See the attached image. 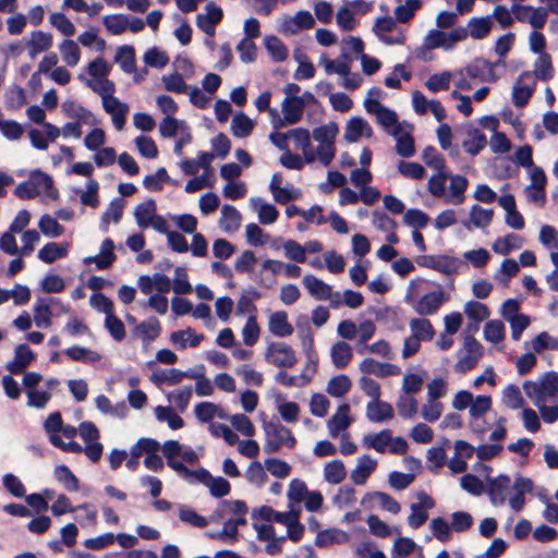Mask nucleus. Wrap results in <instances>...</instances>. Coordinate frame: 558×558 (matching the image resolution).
<instances>
[{"mask_svg": "<svg viewBox=\"0 0 558 558\" xmlns=\"http://www.w3.org/2000/svg\"><path fill=\"white\" fill-rule=\"evenodd\" d=\"M533 490V482L530 478L517 477L511 483L510 477L500 475L489 482L488 494L494 506L504 505L508 499L512 510L519 512L525 504V494Z\"/></svg>", "mask_w": 558, "mask_h": 558, "instance_id": "1", "label": "nucleus"}, {"mask_svg": "<svg viewBox=\"0 0 558 558\" xmlns=\"http://www.w3.org/2000/svg\"><path fill=\"white\" fill-rule=\"evenodd\" d=\"M428 281L417 278L409 283L405 301L413 310L422 315H433L447 300L446 293L440 286L428 289Z\"/></svg>", "mask_w": 558, "mask_h": 558, "instance_id": "2", "label": "nucleus"}, {"mask_svg": "<svg viewBox=\"0 0 558 558\" xmlns=\"http://www.w3.org/2000/svg\"><path fill=\"white\" fill-rule=\"evenodd\" d=\"M526 397L535 407L558 402V374L548 372L536 380L523 384Z\"/></svg>", "mask_w": 558, "mask_h": 558, "instance_id": "3", "label": "nucleus"}, {"mask_svg": "<svg viewBox=\"0 0 558 558\" xmlns=\"http://www.w3.org/2000/svg\"><path fill=\"white\" fill-rule=\"evenodd\" d=\"M362 446L366 449H373L378 453L404 454L408 450L405 439L393 437L390 429L365 434L362 438Z\"/></svg>", "mask_w": 558, "mask_h": 558, "instance_id": "4", "label": "nucleus"}, {"mask_svg": "<svg viewBox=\"0 0 558 558\" xmlns=\"http://www.w3.org/2000/svg\"><path fill=\"white\" fill-rule=\"evenodd\" d=\"M265 442L263 449L266 453H276L282 447L293 448L296 439L291 430L278 421H269L264 424Z\"/></svg>", "mask_w": 558, "mask_h": 558, "instance_id": "5", "label": "nucleus"}, {"mask_svg": "<svg viewBox=\"0 0 558 558\" xmlns=\"http://www.w3.org/2000/svg\"><path fill=\"white\" fill-rule=\"evenodd\" d=\"M134 218L141 229L153 228L158 232H167V220L157 214L156 202L151 198L138 204L134 209Z\"/></svg>", "mask_w": 558, "mask_h": 558, "instance_id": "6", "label": "nucleus"}, {"mask_svg": "<svg viewBox=\"0 0 558 558\" xmlns=\"http://www.w3.org/2000/svg\"><path fill=\"white\" fill-rule=\"evenodd\" d=\"M468 38V29L465 27L453 28L450 32H442L439 29H432L424 38V46L426 49L442 48L449 50L454 47L459 41Z\"/></svg>", "mask_w": 558, "mask_h": 558, "instance_id": "7", "label": "nucleus"}, {"mask_svg": "<svg viewBox=\"0 0 558 558\" xmlns=\"http://www.w3.org/2000/svg\"><path fill=\"white\" fill-rule=\"evenodd\" d=\"M265 360L267 363L279 368H291L298 362L293 348L282 341H275L268 344L265 351Z\"/></svg>", "mask_w": 558, "mask_h": 558, "instance_id": "8", "label": "nucleus"}, {"mask_svg": "<svg viewBox=\"0 0 558 558\" xmlns=\"http://www.w3.org/2000/svg\"><path fill=\"white\" fill-rule=\"evenodd\" d=\"M454 364L457 373L464 374L471 371L483 355L482 344L472 336H468L463 342V350Z\"/></svg>", "mask_w": 558, "mask_h": 558, "instance_id": "9", "label": "nucleus"}, {"mask_svg": "<svg viewBox=\"0 0 558 558\" xmlns=\"http://www.w3.org/2000/svg\"><path fill=\"white\" fill-rule=\"evenodd\" d=\"M536 80L531 71L521 73L512 87L513 105L518 108L526 106L536 88Z\"/></svg>", "mask_w": 558, "mask_h": 558, "instance_id": "10", "label": "nucleus"}, {"mask_svg": "<svg viewBox=\"0 0 558 558\" xmlns=\"http://www.w3.org/2000/svg\"><path fill=\"white\" fill-rule=\"evenodd\" d=\"M364 108L367 113L376 117L377 122L387 130H396L398 126H402V124L398 123L397 113L393 110L383 106L375 98H365Z\"/></svg>", "mask_w": 558, "mask_h": 558, "instance_id": "11", "label": "nucleus"}, {"mask_svg": "<svg viewBox=\"0 0 558 558\" xmlns=\"http://www.w3.org/2000/svg\"><path fill=\"white\" fill-rule=\"evenodd\" d=\"M417 502H414L410 507V514L408 517V524L412 529H418L428 519V510L435 507L434 499L425 492H420L416 495Z\"/></svg>", "mask_w": 558, "mask_h": 558, "instance_id": "12", "label": "nucleus"}, {"mask_svg": "<svg viewBox=\"0 0 558 558\" xmlns=\"http://www.w3.org/2000/svg\"><path fill=\"white\" fill-rule=\"evenodd\" d=\"M315 25V19L308 11H299L294 16H286L280 31L286 36L296 35L303 29H311Z\"/></svg>", "mask_w": 558, "mask_h": 558, "instance_id": "13", "label": "nucleus"}, {"mask_svg": "<svg viewBox=\"0 0 558 558\" xmlns=\"http://www.w3.org/2000/svg\"><path fill=\"white\" fill-rule=\"evenodd\" d=\"M495 68L496 63H492L483 58H477L463 68V71L470 78L480 80L482 82H495L498 80Z\"/></svg>", "mask_w": 558, "mask_h": 558, "instance_id": "14", "label": "nucleus"}, {"mask_svg": "<svg viewBox=\"0 0 558 558\" xmlns=\"http://www.w3.org/2000/svg\"><path fill=\"white\" fill-rule=\"evenodd\" d=\"M362 504L369 508H379L393 514H398L401 511L400 504L384 492L367 493L363 497Z\"/></svg>", "mask_w": 558, "mask_h": 558, "instance_id": "15", "label": "nucleus"}, {"mask_svg": "<svg viewBox=\"0 0 558 558\" xmlns=\"http://www.w3.org/2000/svg\"><path fill=\"white\" fill-rule=\"evenodd\" d=\"M205 9V14L197 15L196 24L206 35L213 37L216 32L215 27L222 20L223 13L221 8L214 2H208Z\"/></svg>", "mask_w": 558, "mask_h": 558, "instance_id": "16", "label": "nucleus"}, {"mask_svg": "<svg viewBox=\"0 0 558 558\" xmlns=\"http://www.w3.org/2000/svg\"><path fill=\"white\" fill-rule=\"evenodd\" d=\"M105 112L110 116L112 124L117 131H122L126 123V117L130 107L126 102L121 101L118 97L109 99L101 104Z\"/></svg>", "mask_w": 558, "mask_h": 558, "instance_id": "17", "label": "nucleus"}, {"mask_svg": "<svg viewBox=\"0 0 558 558\" xmlns=\"http://www.w3.org/2000/svg\"><path fill=\"white\" fill-rule=\"evenodd\" d=\"M373 130L369 123L361 117H352L347 122L343 138L348 143H356L361 137L369 138Z\"/></svg>", "mask_w": 558, "mask_h": 558, "instance_id": "18", "label": "nucleus"}, {"mask_svg": "<svg viewBox=\"0 0 558 558\" xmlns=\"http://www.w3.org/2000/svg\"><path fill=\"white\" fill-rule=\"evenodd\" d=\"M463 133L465 137L462 141V147L471 156H476L487 145L485 134L473 125H465Z\"/></svg>", "mask_w": 558, "mask_h": 558, "instance_id": "19", "label": "nucleus"}, {"mask_svg": "<svg viewBox=\"0 0 558 558\" xmlns=\"http://www.w3.org/2000/svg\"><path fill=\"white\" fill-rule=\"evenodd\" d=\"M282 120H278V125H292L300 122L303 118L304 107L299 98H284L281 104Z\"/></svg>", "mask_w": 558, "mask_h": 558, "instance_id": "20", "label": "nucleus"}, {"mask_svg": "<svg viewBox=\"0 0 558 558\" xmlns=\"http://www.w3.org/2000/svg\"><path fill=\"white\" fill-rule=\"evenodd\" d=\"M359 369L363 374H372L378 377L399 375L401 372L400 367L397 365L390 363H381L372 357L364 359L360 363Z\"/></svg>", "mask_w": 558, "mask_h": 558, "instance_id": "21", "label": "nucleus"}, {"mask_svg": "<svg viewBox=\"0 0 558 558\" xmlns=\"http://www.w3.org/2000/svg\"><path fill=\"white\" fill-rule=\"evenodd\" d=\"M36 354L25 343L16 345L14 359L7 363L5 368L12 374H20L35 360Z\"/></svg>", "mask_w": 558, "mask_h": 558, "instance_id": "22", "label": "nucleus"}, {"mask_svg": "<svg viewBox=\"0 0 558 558\" xmlns=\"http://www.w3.org/2000/svg\"><path fill=\"white\" fill-rule=\"evenodd\" d=\"M53 37L50 33L34 31L26 40L28 56L35 59L39 53L48 51L52 47Z\"/></svg>", "mask_w": 558, "mask_h": 558, "instance_id": "23", "label": "nucleus"}, {"mask_svg": "<svg viewBox=\"0 0 558 558\" xmlns=\"http://www.w3.org/2000/svg\"><path fill=\"white\" fill-rule=\"evenodd\" d=\"M389 134L393 136L397 142L396 151L399 156L409 158L415 154L414 138L411 132L403 125L389 131Z\"/></svg>", "mask_w": 558, "mask_h": 558, "instance_id": "24", "label": "nucleus"}, {"mask_svg": "<svg viewBox=\"0 0 558 558\" xmlns=\"http://www.w3.org/2000/svg\"><path fill=\"white\" fill-rule=\"evenodd\" d=\"M289 136L294 142L295 149L301 150L306 163H313V145L310 131L295 128L289 131Z\"/></svg>", "mask_w": 558, "mask_h": 558, "instance_id": "25", "label": "nucleus"}, {"mask_svg": "<svg viewBox=\"0 0 558 558\" xmlns=\"http://www.w3.org/2000/svg\"><path fill=\"white\" fill-rule=\"evenodd\" d=\"M184 377L187 378H197L194 373L182 372L178 368L170 369H157L154 371L150 375V381L156 386H161L163 384L173 386L179 384Z\"/></svg>", "mask_w": 558, "mask_h": 558, "instance_id": "26", "label": "nucleus"}, {"mask_svg": "<svg viewBox=\"0 0 558 558\" xmlns=\"http://www.w3.org/2000/svg\"><path fill=\"white\" fill-rule=\"evenodd\" d=\"M52 304H59V299H39L34 306V322L39 328L51 326Z\"/></svg>", "mask_w": 558, "mask_h": 558, "instance_id": "27", "label": "nucleus"}, {"mask_svg": "<svg viewBox=\"0 0 558 558\" xmlns=\"http://www.w3.org/2000/svg\"><path fill=\"white\" fill-rule=\"evenodd\" d=\"M350 407L348 403L341 404L337 412L328 420L327 427L329 435L333 438L338 437L341 432L345 430L352 423L349 416Z\"/></svg>", "mask_w": 558, "mask_h": 558, "instance_id": "28", "label": "nucleus"}, {"mask_svg": "<svg viewBox=\"0 0 558 558\" xmlns=\"http://www.w3.org/2000/svg\"><path fill=\"white\" fill-rule=\"evenodd\" d=\"M376 468L377 460L368 454H363L357 459L355 468L351 471V480L356 485H364Z\"/></svg>", "mask_w": 558, "mask_h": 558, "instance_id": "29", "label": "nucleus"}, {"mask_svg": "<svg viewBox=\"0 0 558 558\" xmlns=\"http://www.w3.org/2000/svg\"><path fill=\"white\" fill-rule=\"evenodd\" d=\"M62 111L73 121L81 122L86 125L95 126L99 123V120L89 110L73 101L63 102Z\"/></svg>", "mask_w": 558, "mask_h": 558, "instance_id": "30", "label": "nucleus"}, {"mask_svg": "<svg viewBox=\"0 0 558 558\" xmlns=\"http://www.w3.org/2000/svg\"><path fill=\"white\" fill-rule=\"evenodd\" d=\"M395 415L393 408L386 401L372 400L366 405V417L371 422L381 423L391 420Z\"/></svg>", "mask_w": 558, "mask_h": 558, "instance_id": "31", "label": "nucleus"}, {"mask_svg": "<svg viewBox=\"0 0 558 558\" xmlns=\"http://www.w3.org/2000/svg\"><path fill=\"white\" fill-rule=\"evenodd\" d=\"M29 180L33 183L34 190L38 191V195L46 194L52 199L58 198V191L53 187V180L47 173L34 170L31 172Z\"/></svg>", "mask_w": 558, "mask_h": 558, "instance_id": "32", "label": "nucleus"}, {"mask_svg": "<svg viewBox=\"0 0 558 558\" xmlns=\"http://www.w3.org/2000/svg\"><path fill=\"white\" fill-rule=\"evenodd\" d=\"M302 282L308 293L316 300L331 298V286L318 279L314 275H305Z\"/></svg>", "mask_w": 558, "mask_h": 558, "instance_id": "33", "label": "nucleus"}, {"mask_svg": "<svg viewBox=\"0 0 558 558\" xmlns=\"http://www.w3.org/2000/svg\"><path fill=\"white\" fill-rule=\"evenodd\" d=\"M268 329L277 337H288L293 333V326L289 323L288 315L283 311H278L270 315Z\"/></svg>", "mask_w": 558, "mask_h": 558, "instance_id": "34", "label": "nucleus"}, {"mask_svg": "<svg viewBox=\"0 0 558 558\" xmlns=\"http://www.w3.org/2000/svg\"><path fill=\"white\" fill-rule=\"evenodd\" d=\"M450 185L449 193L446 196V202L453 205H460L463 203L465 196L464 192L468 187V180L465 177L456 174L449 177Z\"/></svg>", "mask_w": 558, "mask_h": 558, "instance_id": "35", "label": "nucleus"}, {"mask_svg": "<svg viewBox=\"0 0 558 558\" xmlns=\"http://www.w3.org/2000/svg\"><path fill=\"white\" fill-rule=\"evenodd\" d=\"M68 251L69 243L49 242L38 251L37 257L46 264H51L59 258L65 257Z\"/></svg>", "mask_w": 558, "mask_h": 558, "instance_id": "36", "label": "nucleus"}, {"mask_svg": "<svg viewBox=\"0 0 558 558\" xmlns=\"http://www.w3.org/2000/svg\"><path fill=\"white\" fill-rule=\"evenodd\" d=\"M319 65H322L327 75L338 74L341 77L350 74L351 63L348 60V52L342 53V59L331 60L323 56L319 59Z\"/></svg>", "mask_w": 558, "mask_h": 558, "instance_id": "37", "label": "nucleus"}, {"mask_svg": "<svg viewBox=\"0 0 558 558\" xmlns=\"http://www.w3.org/2000/svg\"><path fill=\"white\" fill-rule=\"evenodd\" d=\"M330 356L337 368H343L353 357L352 347L345 341H337L330 349Z\"/></svg>", "mask_w": 558, "mask_h": 558, "instance_id": "38", "label": "nucleus"}, {"mask_svg": "<svg viewBox=\"0 0 558 558\" xmlns=\"http://www.w3.org/2000/svg\"><path fill=\"white\" fill-rule=\"evenodd\" d=\"M251 204L252 208L257 213L260 223L270 225L278 219L279 211L274 205L264 202L259 197L251 198Z\"/></svg>", "mask_w": 558, "mask_h": 558, "instance_id": "39", "label": "nucleus"}, {"mask_svg": "<svg viewBox=\"0 0 558 558\" xmlns=\"http://www.w3.org/2000/svg\"><path fill=\"white\" fill-rule=\"evenodd\" d=\"M349 541L347 532L339 529H327L317 533L315 545L318 547H328L333 544H343Z\"/></svg>", "mask_w": 558, "mask_h": 558, "instance_id": "40", "label": "nucleus"}, {"mask_svg": "<svg viewBox=\"0 0 558 558\" xmlns=\"http://www.w3.org/2000/svg\"><path fill=\"white\" fill-rule=\"evenodd\" d=\"M59 51L68 66H76L81 61L78 44L72 39H64L59 44Z\"/></svg>", "mask_w": 558, "mask_h": 558, "instance_id": "41", "label": "nucleus"}, {"mask_svg": "<svg viewBox=\"0 0 558 558\" xmlns=\"http://www.w3.org/2000/svg\"><path fill=\"white\" fill-rule=\"evenodd\" d=\"M241 223V215L235 207L223 205L219 227L226 232L236 231Z\"/></svg>", "mask_w": 558, "mask_h": 558, "instance_id": "42", "label": "nucleus"}, {"mask_svg": "<svg viewBox=\"0 0 558 558\" xmlns=\"http://www.w3.org/2000/svg\"><path fill=\"white\" fill-rule=\"evenodd\" d=\"M468 26L470 28V31H468V34L470 33V36L473 39H483L487 37L492 31V16L486 15L481 17H472L469 21Z\"/></svg>", "mask_w": 558, "mask_h": 558, "instance_id": "43", "label": "nucleus"}, {"mask_svg": "<svg viewBox=\"0 0 558 558\" xmlns=\"http://www.w3.org/2000/svg\"><path fill=\"white\" fill-rule=\"evenodd\" d=\"M170 339L179 349H185L187 345L195 348L204 339L203 335H197L193 329L186 328L171 333Z\"/></svg>", "mask_w": 558, "mask_h": 558, "instance_id": "44", "label": "nucleus"}, {"mask_svg": "<svg viewBox=\"0 0 558 558\" xmlns=\"http://www.w3.org/2000/svg\"><path fill=\"white\" fill-rule=\"evenodd\" d=\"M85 84L101 98V104L116 98V84L107 77L94 81H86Z\"/></svg>", "mask_w": 558, "mask_h": 558, "instance_id": "45", "label": "nucleus"}, {"mask_svg": "<svg viewBox=\"0 0 558 558\" xmlns=\"http://www.w3.org/2000/svg\"><path fill=\"white\" fill-rule=\"evenodd\" d=\"M535 80L547 82L554 76V66L551 57L548 53H542L534 62V70L532 72Z\"/></svg>", "mask_w": 558, "mask_h": 558, "instance_id": "46", "label": "nucleus"}, {"mask_svg": "<svg viewBox=\"0 0 558 558\" xmlns=\"http://www.w3.org/2000/svg\"><path fill=\"white\" fill-rule=\"evenodd\" d=\"M195 416L201 422H209L214 417L227 418L225 411L213 402H201L195 407Z\"/></svg>", "mask_w": 558, "mask_h": 558, "instance_id": "47", "label": "nucleus"}, {"mask_svg": "<svg viewBox=\"0 0 558 558\" xmlns=\"http://www.w3.org/2000/svg\"><path fill=\"white\" fill-rule=\"evenodd\" d=\"M255 126V122L243 112H238L231 121V131L235 137H247Z\"/></svg>", "mask_w": 558, "mask_h": 558, "instance_id": "48", "label": "nucleus"}, {"mask_svg": "<svg viewBox=\"0 0 558 558\" xmlns=\"http://www.w3.org/2000/svg\"><path fill=\"white\" fill-rule=\"evenodd\" d=\"M411 336L418 341L432 340L435 331L430 322L426 318H413L410 322Z\"/></svg>", "mask_w": 558, "mask_h": 558, "instance_id": "49", "label": "nucleus"}, {"mask_svg": "<svg viewBox=\"0 0 558 558\" xmlns=\"http://www.w3.org/2000/svg\"><path fill=\"white\" fill-rule=\"evenodd\" d=\"M339 128L336 122H329L313 130L312 136L318 144L336 145Z\"/></svg>", "mask_w": 558, "mask_h": 558, "instance_id": "50", "label": "nucleus"}, {"mask_svg": "<svg viewBox=\"0 0 558 558\" xmlns=\"http://www.w3.org/2000/svg\"><path fill=\"white\" fill-rule=\"evenodd\" d=\"M296 510L298 508L293 505H289V510L284 512L276 511L269 506H263L258 509V515L265 521H274L284 525Z\"/></svg>", "mask_w": 558, "mask_h": 558, "instance_id": "51", "label": "nucleus"}, {"mask_svg": "<svg viewBox=\"0 0 558 558\" xmlns=\"http://www.w3.org/2000/svg\"><path fill=\"white\" fill-rule=\"evenodd\" d=\"M324 477L329 484H339L347 476V470L341 460H332L325 464L324 469Z\"/></svg>", "mask_w": 558, "mask_h": 558, "instance_id": "52", "label": "nucleus"}, {"mask_svg": "<svg viewBox=\"0 0 558 558\" xmlns=\"http://www.w3.org/2000/svg\"><path fill=\"white\" fill-rule=\"evenodd\" d=\"M64 353L72 360L82 363H97L100 361L101 355L87 348L74 345L64 351Z\"/></svg>", "mask_w": 558, "mask_h": 558, "instance_id": "53", "label": "nucleus"}, {"mask_svg": "<svg viewBox=\"0 0 558 558\" xmlns=\"http://www.w3.org/2000/svg\"><path fill=\"white\" fill-rule=\"evenodd\" d=\"M522 246V239L517 234H508L504 238H499L493 244L495 253L500 255H508L511 251L518 250Z\"/></svg>", "mask_w": 558, "mask_h": 558, "instance_id": "54", "label": "nucleus"}, {"mask_svg": "<svg viewBox=\"0 0 558 558\" xmlns=\"http://www.w3.org/2000/svg\"><path fill=\"white\" fill-rule=\"evenodd\" d=\"M264 41L265 47L274 61L282 62L287 59L288 48L278 37L267 36Z\"/></svg>", "mask_w": 558, "mask_h": 558, "instance_id": "55", "label": "nucleus"}, {"mask_svg": "<svg viewBox=\"0 0 558 558\" xmlns=\"http://www.w3.org/2000/svg\"><path fill=\"white\" fill-rule=\"evenodd\" d=\"M38 228L49 238H58L64 233V228L50 215H43L38 221Z\"/></svg>", "mask_w": 558, "mask_h": 558, "instance_id": "56", "label": "nucleus"}, {"mask_svg": "<svg viewBox=\"0 0 558 558\" xmlns=\"http://www.w3.org/2000/svg\"><path fill=\"white\" fill-rule=\"evenodd\" d=\"M135 333L145 340H154L160 333V324L156 317H150L135 327Z\"/></svg>", "mask_w": 558, "mask_h": 558, "instance_id": "57", "label": "nucleus"}, {"mask_svg": "<svg viewBox=\"0 0 558 558\" xmlns=\"http://www.w3.org/2000/svg\"><path fill=\"white\" fill-rule=\"evenodd\" d=\"M54 476L69 492L78 490V480L66 465H59L54 469Z\"/></svg>", "mask_w": 558, "mask_h": 558, "instance_id": "58", "label": "nucleus"}, {"mask_svg": "<svg viewBox=\"0 0 558 558\" xmlns=\"http://www.w3.org/2000/svg\"><path fill=\"white\" fill-rule=\"evenodd\" d=\"M156 418L159 422H167L172 429H179L183 426V420L171 408L158 405L155 409Z\"/></svg>", "mask_w": 558, "mask_h": 558, "instance_id": "59", "label": "nucleus"}, {"mask_svg": "<svg viewBox=\"0 0 558 558\" xmlns=\"http://www.w3.org/2000/svg\"><path fill=\"white\" fill-rule=\"evenodd\" d=\"M484 338L492 343H499L505 339V325L501 320H489L484 326Z\"/></svg>", "mask_w": 558, "mask_h": 558, "instance_id": "60", "label": "nucleus"}, {"mask_svg": "<svg viewBox=\"0 0 558 558\" xmlns=\"http://www.w3.org/2000/svg\"><path fill=\"white\" fill-rule=\"evenodd\" d=\"M493 216V209H485L478 205H473L470 209V223L476 228H485L492 222Z\"/></svg>", "mask_w": 558, "mask_h": 558, "instance_id": "61", "label": "nucleus"}, {"mask_svg": "<svg viewBox=\"0 0 558 558\" xmlns=\"http://www.w3.org/2000/svg\"><path fill=\"white\" fill-rule=\"evenodd\" d=\"M246 480L255 487H262L267 482L268 476L263 465L258 461L250 463L245 471Z\"/></svg>", "mask_w": 558, "mask_h": 558, "instance_id": "62", "label": "nucleus"}, {"mask_svg": "<svg viewBox=\"0 0 558 558\" xmlns=\"http://www.w3.org/2000/svg\"><path fill=\"white\" fill-rule=\"evenodd\" d=\"M49 23L62 35L70 37L75 34L74 24L61 12H53L49 16Z\"/></svg>", "mask_w": 558, "mask_h": 558, "instance_id": "63", "label": "nucleus"}, {"mask_svg": "<svg viewBox=\"0 0 558 558\" xmlns=\"http://www.w3.org/2000/svg\"><path fill=\"white\" fill-rule=\"evenodd\" d=\"M538 241L547 250H558V230L550 225H543L539 230Z\"/></svg>", "mask_w": 558, "mask_h": 558, "instance_id": "64", "label": "nucleus"}]
</instances>
